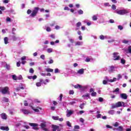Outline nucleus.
I'll use <instances>...</instances> for the list:
<instances>
[{
    "label": "nucleus",
    "mask_w": 131,
    "mask_h": 131,
    "mask_svg": "<svg viewBox=\"0 0 131 131\" xmlns=\"http://www.w3.org/2000/svg\"><path fill=\"white\" fill-rule=\"evenodd\" d=\"M102 116V115H101L100 114H99L98 115H97L96 116L97 118H101V116Z\"/></svg>",
    "instance_id": "62"
},
{
    "label": "nucleus",
    "mask_w": 131,
    "mask_h": 131,
    "mask_svg": "<svg viewBox=\"0 0 131 131\" xmlns=\"http://www.w3.org/2000/svg\"><path fill=\"white\" fill-rule=\"evenodd\" d=\"M40 126H41V128H42L43 130H45V131L48 130V128H46V126H47V124H46V123H41L40 124Z\"/></svg>",
    "instance_id": "9"
},
{
    "label": "nucleus",
    "mask_w": 131,
    "mask_h": 131,
    "mask_svg": "<svg viewBox=\"0 0 131 131\" xmlns=\"http://www.w3.org/2000/svg\"><path fill=\"white\" fill-rule=\"evenodd\" d=\"M99 38H100V39L103 40V39H105V37H104V35H101L100 36V37H99Z\"/></svg>",
    "instance_id": "46"
},
{
    "label": "nucleus",
    "mask_w": 131,
    "mask_h": 131,
    "mask_svg": "<svg viewBox=\"0 0 131 131\" xmlns=\"http://www.w3.org/2000/svg\"><path fill=\"white\" fill-rule=\"evenodd\" d=\"M1 117L2 119H4V120H7L8 119V116L6 113H3L1 114Z\"/></svg>",
    "instance_id": "11"
},
{
    "label": "nucleus",
    "mask_w": 131,
    "mask_h": 131,
    "mask_svg": "<svg viewBox=\"0 0 131 131\" xmlns=\"http://www.w3.org/2000/svg\"><path fill=\"white\" fill-rule=\"evenodd\" d=\"M116 130H118V131H123V127H122V126H120L118 128H116Z\"/></svg>",
    "instance_id": "25"
},
{
    "label": "nucleus",
    "mask_w": 131,
    "mask_h": 131,
    "mask_svg": "<svg viewBox=\"0 0 131 131\" xmlns=\"http://www.w3.org/2000/svg\"><path fill=\"white\" fill-rule=\"evenodd\" d=\"M0 129L2 130H6V131H9L10 130V128H9L8 126H1L0 127Z\"/></svg>",
    "instance_id": "14"
},
{
    "label": "nucleus",
    "mask_w": 131,
    "mask_h": 131,
    "mask_svg": "<svg viewBox=\"0 0 131 131\" xmlns=\"http://www.w3.org/2000/svg\"><path fill=\"white\" fill-rule=\"evenodd\" d=\"M20 65H21V62L20 61L16 63L17 67H20Z\"/></svg>",
    "instance_id": "54"
},
{
    "label": "nucleus",
    "mask_w": 131,
    "mask_h": 131,
    "mask_svg": "<svg viewBox=\"0 0 131 131\" xmlns=\"http://www.w3.org/2000/svg\"><path fill=\"white\" fill-rule=\"evenodd\" d=\"M6 21L7 22H11V18L9 17H7Z\"/></svg>",
    "instance_id": "53"
},
{
    "label": "nucleus",
    "mask_w": 131,
    "mask_h": 131,
    "mask_svg": "<svg viewBox=\"0 0 131 131\" xmlns=\"http://www.w3.org/2000/svg\"><path fill=\"white\" fill-rule=\"evenodd\" d=\"M52 131H60L59 128H60V127L59 126L56 125H52Z\"/></svg>",
    "instance_id": "8"
},
{
    "label": "nucleus",
    "mask_w": 131,
    "mask_h": 131,
    "mask_svg": "<svg viewBox=\"0 0 131 131\" xmlns=\"http://www.w3.org/2000/svg\"><path fill=\"white\" fill-rule=\"evenodd\" d=\"M20 111L24 113V114H30V111L29 110H26V109H21L20 110Z\"/></svg>",
    "instance_id": "13"
},
{
    "label": "nucleus",
    "mask_w": 131,
    "mask_h": 131,
    "mask_svg": "<svg viewBox=\"0 0 131 131\" xmlns=\"http://www.w3.org/2000/svg\"><path fill=\"white\" fill-rule=\"evenodd\" d=\"M82 98H84V99H85L86 100H88L89 98H90V94L87 93L82 95Z\"/></svg>",
    "instance_id": "16"
},
{
    "label": "nucleus",
    "mask_w": 131,
    "mask_h": 131,
    "mask_svg": "<svg viewBox=\"0 0 131 131\" xmlns=\"http://www.w3.org/2000/svg\"><path fill=\"white\" fill-rule=\"evenodd\" d=\"M29 124L30 126H33V127H37L38 126V124L34 123H30Z\"/></svg>",
    "instance_id": "19"
},
{
    "label": "nucleus",
    "mask_w": 131,
    "mask_h": 131,
    "mask_svg": "<svg viewBox=\"0 0 131 131\" xmlns=\"http://www.w3.org/2000/svg\"><path fill=\"white\" fill-rule=\"evenodd\" d=\"M0 10H1V11H5V10H6V8H5V7L0 6Z\"/></svg>",
    "instance_id": "51"
},
{
    "label": "nucleus",
    "mask_w": 131,
    "mask_h": 131,
    "mask_svg": "<svg viewBox=\"0 0 131 131\" xmlns=\"http://www.w3.org/2000/svg\"><path fill=\"white\" fill-rule=\"evenodd\" d=\"M120 98L124 100H126L127 99V95L125 93H122L120 95Z\"/></svg>",
    "instance_id": "12"
},
{
    "label": "nucleus",
    "mask_w": 131,
    "mask_h": 131,
    "mask_svg": "<svg viewBox=\"0 0 131 131\" xmlns=\"http://www.w3.org/2000/svg\"><path fill=\"white\" fill-rule=\"evenodd\" d=\"M118 125H119V123H118V122H116L114 124V126H115V127H117V126H118Z\"/></svg>",
    "instance_id": "41"
},
{
    "label": "nucleus",
    "mask_w": 131,
    "mask_h": 131,
    "mask_svg": "<svg viewBox=\"0 0 131 131\" xmlns=\"http://www.w3.org/2000/svg\"><path fill=\"white\" fill-rule=\"evenodd\" d=\"M117 92H119V88H116V89L113 91V93H117Z\"/></svg>",
    "instance_id": "50"
},
{
    "label": "nucleus",
    "mask_w": 131,
    "mask_h": 131,
    "mask_svg": "<svg viewBox=\"0 0 131 131\" xmlns=\"http://www.w3.org/2000/svg\"><path fill=\"white\" fill-rule=\"evenodd\" d=\"M52 119H54V120H59V117L58 116H53Z\"/></svg>",
    "instance_id": "32"
},
{
    "label": "nucleus",
    "mask_w": 131,
    "mask_h": 131,
    "mask_svg": "<svg viewBox=\"0 0 131 131\" xmlns=\"http://www.w3.org/2000/svg\"><path fill=\"white\" fill-rule=\"evenodd\" d=\"M73 112H74L73 111H71V110L69 111L67 114V117H70V116L72 115V114L73 113Z\"/></svg>",
    "instance_id": "15"
},
{
    "label": "nucleus",
    "mask_w": 131,
    "mask_h": 131,
    "mask_svg": "<svg viewBox=\"0 0 131 131\" xmlns=\"http://www.w3.org/2000/svg\"><path fill=\"white\" fill-rule=\"evenodd\" d=\"M74 88H75V89H80L81 91H84V90H86L87 88L86 86H82L79 84H77L76 85H74Z\"/></svg>",
    "instance_id": "3"
},
{
    "label": "nucleus",
    "mask_w": 131,
    "mask_h": 131,
    "mask_svg": "<svg viewBox=\"0 0 131 131\" xmlns=\"http://www.w3.org/2000/svg\"><path fill=\"white\" fill-rule=\"evenodd\" d=\"M77 73H78V74H83V73H84V70L81 69L77 71Z\"/></svg>",
    "instance_id": "18"
},
{
    "label": "nucleus",
    "mask_w": 131,
    "mask_h": 131,
    "mask_svg": "<svg viewBox=\"0 0 131 131\" xmlns=\"http://www.w3.org/2000/svg\"><path fill=\"white\" fill-rule=\"evenodd\" d=\"M108 68V72H113L114 71H115V69H116V67L114 66H109Z\"/></svg>",
    "instance_id": "10"
},
{
    "label": "nucleus",
    "mask_w": 131,
    "mask_h": 131,
    "mask_svg": "<svg viewBox=\"0 0 131 131\" xmlns=\"http://www.w3.org/2000/svg\"><path fill=\"white\" fill-rule=\"evenodd\" d=\"M121 106H122V103H121V102L119 101L116 104V107H121Z\"/></svg>",
    "instance_id": "22"
},
{
    "label": "nucleus",
    "mask_w": 131,
    "mask_h": 131,
    "mask_svg": "<svg viewBox=\"0 0 131 131\" xmlns=\"http://www.w3.org/2000/svg\"><path fill=\"white\" fill-rule=\"evenodd\" d=\"M69 41H70V42H71V43H73V42H74V40L72 38H70V39H69Z\"/></svg>",
    "instance_id": "57"
},
{
    "label": "nucleus",
    "mask_w": 131,
    "mask_h": 131,
    "mask_svg": "<svg viewBox=\"0 0 131 131\" xmlns=\"http://www.w3.org/2000/svg\"><path fill=\"white\" fill-rule=\"evenodd\" d=\"M80 122H82V123H83V122H84V120L83 119V118H80Z\"/></svg>",
    "instance_id": "58"
},
{
    "label": "nucleus",
    "mask_w": 131,
    "mask_h": 131,
    "mask_svg": "<svg viewBox=\"0 0 131 131\" xmlns=\"http://www.w3.org/2000/svg\"><path fill=\"white\" fill-rule=\"evenodd\" d=\"M4 43L5 45H8V43H9V38L7 37L4 38Z\"/></svg>",
    "instance_id": "20"
},
{
    "label": "nucleus",
    "mask_w": 131,
    "mask_h": 131,
    "mask_svg": "<svg viewBox=\"0 0 131 131\" xmlns=\"http://www.w3.org/2000/svg\"><path fill=\"white\" fill-rule=\"evenodd\" d=\"M77 27H80L81 26V23L80 21H79L76 24Z\"/></svg>",
    "instance_id": "35"
},
{
    "label": "nucleus",
    "mask_w": 131,
    "mask_h": 131,
    "mask_svg": "<svg viewBox=\"0 0 131 131\" xmlns=\"http://www.w3.org/2000/svg\"><path fill=\"white\" fill-rule=\"evenodd\" d=\"M37 78V76L36 75H34L33 76H32V79L34 80V79H36Z\"/></svg>",
    "instance_id": "59"
},
{
    "label": "nucleus",
    "mask_w": 131,
    "mask_h": 131,
    "mask_svg": "<svg viewBox=\"0 0 131 131\" xmlns=\"http://www.w3.org/2000/svg\"><path fill=\"white\" fill-rule=\"evenodd\" d=\"M55 73H59V69H55L54 70Z\"/></svg>",
    "instance_id": "56"
},
{
    "label": "nucleus",
    "mask_w": 131,
    "mask_h": 131,
    "mask_svg": "<svg viewBox=\"0 0 131 131\" xmlns=\"http://www.w3.org/2000/svg\"><path fill=\"white\" fill-rule=\"evenodd\" d=\"M47 31H48V32H50V31H51V28L50 27H47L46 29Z\"/></svg>",
    "instance_id": "61"
},
{
    "label": "nucleus",
    "mask_w": 131,
    "mask_h": 131,
    "mask_svg": "<svg viewBox=\"0 0 131 131\" xmlns=\"http://www.w3.org/2000/svg\"><path fill=\"white\" fill-rule=\"evenodd\" d=\"M78 13L79 15H82L83 14V11H82L81 9L78 11Z\"/></svg>",
    "instance_id": "31"
},
{
    "label": "nucleus",
    "mask_w": 131,
    "mask_h": 131,
    "mask_svg": "<svg viewBox=\"0 0 131 131\" xmlns=\"http://www.w3.org/2000/svg\"><path fill=\"white\" fill-rule=\"evenodd\" d=\"M90 61H91V59L89 58V57H87L85 59V61L86 62H90Z\"/></svg>",
    "instance_id": "64"
},
{
    "label": "nucleus",
    "mask_w": 131,
    "mask_h": 131,
    "mask_svg": "<svg viewBox=\"0 0 131 131\" xmlns=\"http://www.w3.org/2000/svg\"><path fill=\"white\" fill-rule=\"evenodd\" d=\"M12 38L13 41H17V40H18V38L17 36H16V35H13L12 36Z\"/></svg>",
    "instance_id": "21"
},
{
    "label": "nucleus",
    "mask_w": 131,
    "mask_h": 131,
    "mask_svg": "<svg viewBox=\"0 0 131 131\" xmlns=\"http://www.w3.org/2000/svg\"><path fill=\"white\" fill-rule=\"evenodd\" d=\"M29 72L30 73H34V70H33V69L32 68H31L30 69V70H29Z\"/></svg>",
    "instance_id": "40"
},
{
    "label": "nucleus",
    "mask_w": 131,
    "mask_h": 131,
    "mask_svg": "<svg viewBox=\"0 0 131 131\" xmlns=\"http://www.w3.org/2000/svg\"><path fill=\"white\" fill-rule=\"evenodd\" d=\"M92 19L93 21H97V20H98V17L96 15H93Z\"/></svg>",
    "instance_id": "27"
},
{
    "label": "nucleus",
    "mask_w": 131,
    "mask_h": 131,
    "mask_svg": "<svg viewBox=\"0 0 131 131\" xmlns=\"http://www.w3.org/2000/svg\"><path fill=\"white\" fill-rule=\"evenodd\" d=\"M121 63L123 64V65H124V64H125V60L123 59H121Z\"/></svg>",
    "instance_id": "37"
},
{
    "label": "nucleus",
    "mask_w": 131,
    "mask_h": 131,
    "mask_svg": "<svg viewBox=\"0 0 131 131\" xmlns=\"http://www.w3.org/2000/svg\"><path fill=\"white\" fill-rule=\"evenodd\" d=\"M48 53H52L53 52V49L52 48H48L47 49Z\"/></svg>",
    "instance_id": "34"
},
{
    "label": "nucleus",
    "mask_w": 131,
    "mask_h": 131,
    "mask_svg": "<svg viewBox=\"0 0 131 131\" xmlns=\"http://www.w3.org/2000/svg\"><path fill=\"white\" fill-rule=\"evenodd\" d=\"M12 79H13V80H17V77L16 75H12Z\"/></svg>",
    "instance_id": "28"
},
{
    "label": "nucleus",
    "mask_w": 131,
    "mask_h": 131,
    "mask_svg": "<svg viewBox=\"0 0 131 131\" xmlns=\"http://www.w3.org/2000/svg\"><path fill=\"white\" fill-rule=\"evenodd\" d=\"M9 87L6 86L2 89L1 92L3 95H6V94H8V95H10V91H9Z\"/></svg>",
    "instance_id": "2"
},
{
    "label": "nucleus",
    "mask_w": 131,
    "mask_h": 131,
    "mask_svg": "<svg viewBox=\"0 0 131 131\" xmlns=\"http://www.w3.org/2000/svg\"><path fill=\"white\" fill-rule=\"evenodd\" d=\"M112 9H113V10H116V6L115 5H113L112 6Z\"/></svg>",
    "instance_id": "48"
},
{
    "label": "nucleus",
    "mask_w": 131,
    "mask_h": 131,
    "mask_svg": "<svg viewBox=\"0 0 131 131\" xmlns=\"http://www.w3.org/2000/svg\"><path fill=\"white\" fill-rule=\"evenodd\" d=\"M63 98V94H61L59 96V101H62V98Z\"/></svg>",
    "instance_id": "49"
},
{
    "label": "nucleus",
    "mask_w": 131,
    "mask_h": 131,
    "mask_svg": "<svg viewBox=\"0 0 131 131\" xmlns=\"http://www.w3.org/2000/svg\"><path fill=\"white\" fill-rule=\"evenodd\" d=\"M24 106H28V103H27V101L25 100L24 101Z\"/></svg>",
    "instance_id": "52"
},
{
    "label": "nucleus",
    "mask_w": 131,
    "mask_h": 131,
    "mask_svg": "<svg viewBox=\"0 0 131 131\" xmlns=\"http://www.w3.org/2000/svg\"><path fill=\"white\" fill-rule=\"evenodd\" d=\"M81 42L80 41H77L75 43V46H81Z\"/></svg>",
    "instance_id": "39"
},
{
    "label": "nucleus",
    "mask_w": 131,
    "mask_h": 131,
    "mask_svg": "<svg viewBox=\"0 0 131 131\" xmlns=\"http://www.w3.org/2000/svg\"><path fill=\"white\" fill-rule=\"evenodd\" d=\"M119 55V53L117 52L113 53V58L114 61H116L120 59V56Z\"/></svg>",
    "instance_id": "4"
},
{
    "label": "nucleus",
    "mask_w": 131,
    "mask_h": 131,
    "mask_svg": "<svg viewBox=\"0 0 131 131\" xmlns=\"http://www.w3.org/2000/svg\"><path fill=\"white\" fill-rule=\"evenodd\" d=\"M99 102H100V103H102V102H104V99L102 97H99L98 98Z\"/></svg>",
    "instance_id": "30"
},
{
    "label": "nucleus",
    "mask_w": 131,
    "mask_h": 131,
    "mask_svg": "<svg viewBox=\"0 0 131 131\" xmlns=\"http://www.w3.org/2000/svg\"><path fill=\"white\" fill-rule=\"evenodd\" d=\"M29 106L31 107L33 111H35V112H39V110H42V108L41 107H39L38 106L37 107V108H35L33 106L30 105V104L29 105Z\"/></svg>",
    "instance_id": "6"
},
{
    "label": "nucleus",
    "mask_w": 131,
    "mask_h": 131,
    "mask_svg": "<svg viewBox=\"0 0 131 131\" xmlns=\"http://www.w3.org/2000/svg\"><path fill=\"white\" fill-rule=\"evenodd\" d=\"M118 29H120V30H122L123 29V27L121 25H119L118 26Z\"/></svg>",
    "instance_id": "42"
},
{
    "label": "nucleus",
    "mask_w": 131,
    "mask_h": 131,
    "mask_svg": "<svg viewBox=\"0 0 131 131\" xmlns=\"http://www.w3.org/2000/svg\"><path fill=\"white\" fill-rule=\"evenodd\" d=\"M84 105H85V103H82L80 105L79 107L81 109H83V106H84Z\"/></svg>",
    "instance_id": "43"
},
{
    "label": "nucleus",
    "mask_w": 131,
    "mask_h": 131,
    "mask_svg": "<svg viewBox=\"0 0 131 131\" xmlns=\"http://www.w3.org/2000/svg\"><path fill=\"white\" fill-rule=\"evenodd\" d=\"M114 113L115 112H114V110H110L108 112V114H111V115H113V114H114Z\"/></svg>",
    "instance_id": "26"
},
{
    "label": "nucleus",
    "mask_w": 131,
    "mask_h": 131,
    "mask_svg": "<svg viewBox=\"0 0 131 131\" xmlns=\"http://www.w3.org/2000/svg\"><path fill=\"white\" fill-rule=\"evenodd\" d=\"M40 58H41V59H42V60H45V55H41V56H40Z\"/></svg>",
    "instance_id": "60"
},
{
    "label": "nucleus",
    "mask_w": 131,
    "mask_h": 131,
    "mask_svg": "<svg viewBox=\"0 0 131 131\" xmlns=\"http://www.w3.org/2000/svg\"><path fill=\"white\" fill-rule=\"evenodd\" d=\"M90 93H91L92 97H96L97 96V92H95L94 89L91 88L90 90Z\"/></svg>",
    "instance_id": "7"
},
{
    "label": "nucleus",
    "mask_w": 131,
    "mask_h": 131,
    "mask_svg": "<svg viewBox=\"0 0 131 131\" xmlns=\"http://www.w3.org/2000/svg\"><path fill=\"white\" fill-rule=\"evenodd\" d=\"M74 91L73 90H70L69 91V95H74Z\"/></svg>",
    "instance_id": "44"
},
{
    "label": "nucleus",
    "mask_w": 131,
    "mask_h": 131,
    "mask_svg": "<svg viewBox=\"0 0 131 131\" xmlns=\"http://www.w3.org/2000/svg\"><path fill=\"white\" fill-rule=\"evenodd\" d=\"M21 60H22V61H24V60H26V56H23L21 58Z\"/></svg>",
    "instance_id": "63"
},
{
    "label": "nucleus",
    "mask_w": 131,
    "mask_h": 131,
    "mask_svg": "<svg viewBox=\"0 0 131 131\" xmlns=\"http://www.w3.org/2000/svg\"><path fill=\"white\" fill-rule=\"evenodd\" d=\"M31 12H32V11H31V10L28 9V10H27V13L28 15H30V14H31Z\"/></svg>",
    "instance_id": "45"
},
{
    "label": "nucleus",
    "mask_w": 131,
    "mask_h": 131,
    "mask_svg": "<svg viewBox=\"0 0 131 131\" xmlns=\"http://www.w3.org/2000/svg\"><path fill=\"white\" fill-rule=\"evenodd\" d=\"M22 79H23L22 75H19L18 77H17V80H22Z\"/></svg>",
    "instance_id": "33"
},
{
    "label": "nucleus",
    "mask_w": 131,
    "mask_h": 131,
    "mask_svg": "<svg viewBox=\"0 0 131 131\" xmlns=\"http://www.w3.org/2000/svg\"><path fill=\"white\" fill-rule=\"evenodd\" d=\"M67 125L68 126H69V127H71V123H70V122H69V121H67Z\"/></svg>",
    "instance_id": "38"
},
{
    "label": "nucleus",
    "mask_w": 131,
    "mask_h": 131,
    "mask_svg": "<svg viewBox=\"0 0 131 131\" xmlns=\"http://www.w3.org/2000/svg\"><path fill=\"white\" fill-rule=\"evenodd\" d=\"M129 42V41L127 40L124 39L122 40V43H125V45H127V43H128Z\"/></svg>",
    "instance_id": "29"
},
{
    "label": "nucleus",
    "mask_w": 131,
    "mask_h": 131,
    "mask_svg": "<svg viewBox=\"0 0 131 131\" xmlns=\"http://www.w3.org/2000/svg\"><path fill=\"white\" fill-rule=\"evenodd\" d=\"M2 101H3V102H5V103H8V102H9V98L7 97H3Z\"/></svg>",
    "instance_id": "23"
},
{
    "label": "nucleus",
    "mask_w": 131,
    "mask_h": 131,
    "mask_svg": "<svg viewBox=\"0 0 131 131\" xmlns=\"http://www.w3.org/2000/svg\"><path fill=\"white\" fill-rule=\"evenodd\" d=\"M40 82H37L36 83V86H41V82H42V81H43V80L42 79H40L39 80Z\"/></svg>",
    "instance_id": "17"
},
{
    "label": "nucleus",
    "mask_w": 131,
    "mask_h": 131,
    "mask_svg": "<svg viewBox=\"0 0 131 131\" xmlns=\"http://www.w3.org/2000/svg\"><path fill=\"white\" fill-rule=\"evenodd\" d=\"M128 53L131 54V46H129L128 47Z\"/></svg>",
    "instance_id": "47"
},
{
    "label": "nucleus",
    "mask_w": 131,
    "mask_h": 131,
    "mask_svg": "<svg viewBox=\"0 0 131 131\" xmlns=\"http://www.w3.org/2000/svg\"><path fill=\"white\" fill-rule=\"evenodd\" d=\"M64 11H69L70 9L68 7H65L64 8Z\"/></svg>",
    "instance_id": "55"
},
{
    "label": "nucleus",
    "mask_w": 131,
    "mask_h": 131,
    "mask_svg": "<svg viewBox=\"0 0 131 131\" xmlns=\"http://www.w3.org/2000/svg\"><path fill=\"white\" fill-rule=\"evenodd\" d=\"M46 71L47 72H53L54 70L53 69H51V68H47V69H46Z\"/></svg>",
    "instance_id": "24"
},
{
    "label": "nucleus",
    "mask_w": 131,
    "mask_h": 131,
    "mask_svg": "<svg viewBox=\"0 0 131 131\" xmlns=\"http://www.w3.org/2000/svg\"><path fill=\"white\" fill-rule=\"evenodd\" d=\"M54 63V60L50 58V61L48 62V64H53Z\"/></svg>",
    "instance_id": "36"
},
{
    "label": "nucleus",
    "mask_w": 131,
    "mask_h": 131,
    "mask_svg": "<svg viewBox=\"0 0 131 131\" xmlns=\"http://www.w3.org/2000/svg\"><path fill=\"white\" fill-rule=\"evenodd\" d=\"M38 11H39V8L35 7L34 8V10L32 11L31 14H30V16L32 17L33 18L35 17V16L37 15V13H38Z\"/></svg>",
    "instance_id": "1"
},
{
    "label": "nucleus",
    "mask_w": 131,
    "mask_h": 131,
    "mask_svg": "<svg viewBox=\"0 0 131 131\" xmlns=\"http://www.w3.org/2000/svg\"><path fill=\"white\" fill-rule=\"evenodd\" d=\"M117 14L119 15H124L125 14H127V11L125 10H120L117 11Z\"/></svg>",
    "instance_id": "5"
}]
</instances>
